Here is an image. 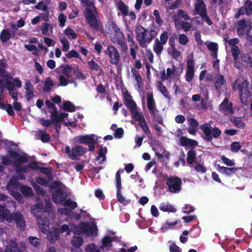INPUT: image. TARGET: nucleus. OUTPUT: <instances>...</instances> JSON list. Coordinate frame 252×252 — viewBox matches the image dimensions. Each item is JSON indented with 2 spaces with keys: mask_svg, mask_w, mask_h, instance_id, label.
<instances>
[{
  "mask_svg": "<svg viewBox=\"0 0 252 252\" xmlns=\"http://www.w3.org/2000/svg\"><path fill=\"white\" fill-rule=\"evenodd\" d=\"M159 29L157 27L145 29L142 26H138L136 29V39L139 45L144 48L147 47V44L151 42L158 35Z\"/></svg>",
  "mask_w": 252,
  "mask_h": 252,
  "instance_id": "1",
  "label": "nucleus"
},
{
  "mask_svg": "<svg viewBox=\"0 0 252 252\" xmlns=\"http://www.w3.org/2000/svg\"><path fill=\"white\" fill-rule=\"evenodd\" d=\"M110 30L111 40L116 44L120 46L121 50L126 52L128 50V47L126 43L125 42L124 35L119 28L114 23H111L108 26Z\"/></svg>",
  "mask_w": 252,
  "mask_h": 252,
  "instance_id": "2",
  "label": "nucleus"
},
{
  "mask_svg": "<svg viewBox=\"0 0 252 252\" xmlns=\"http://www.w3.org/2000/svg\"><path fill=\"white\" fill-rule=\"evenodd\" d=\"M61 67H63V74L70 79V83H74L75 86L77 85L76 80H84L86 79L85 75L80 71L77 65L72 66L71 65L66 64Z\"/></svg>",
  "mask_w": 252,
  "mask_h": 252,
  "instance_id": "3",
  "label": "nucleus"
},
{
  "mask_svg": "<svg viewBox=\"0 0 252 252\" xmlns=\"http://www.w3.org/2000/svg\"><path fill=\"white\" fill-rule=\"evenodd\" d=\"M5 82V87L8 90L11 97L15 101L18 100L17 90L15 88H20L22 87V82L18 78H14L9 74L4 75Z\"/></svg>",
  "mask_w": 252,
  "mask_h": 252,
  "instance_id": "4",
  "label": "nucleus"
},
{
  "mask_svg": "<svg viewBox=\"0 0 252 252\" xmlns=\"http://www.w3.org/2000/svg\"><path fill=\"white\" fill-rule=\"evenodd\" d=\"M200 129L203 133L202 137L204 140L208 142H211L213 138H218L221 133L219 127H213L209 123H205L201 125Z\"/></svg>",
  "mask_w": 252,
  "mask_h": 252,
  "instance_id": "5",
  "label": "nucleus"
},
{
  "mask_svg": "<svg viewBox=\"0 0 252 252\" xmlns=\"http://www.w3.org/2000/svg\"><path fill=\"white\" fill-rule=\"evenodd\" d=\"M9 223H15L16 227L20 231H24L26 228V221L24 215L19 211L10 214L6 219Z\"/></svg>",
  "mask_w": 252,
  "mask_h": 252,
  "instance_id": "6",
  "label": "nucleus"
},
{
  "mask_svg": "<svg viewBox=\"0 0 252 252\" xmlns=\"http://www.w3.org/2000/svg\"><path fill=\"white\" fill-rule=\"evenodd\" d=\"M168 190L172 193H178L182 189V181L177 176H171L166 179Z\"/></svg>",
  "mask_w": 252,
  "mask_h": 252,
  "instance_id": "7",
  "label": "nucleus"
},
{
  "mask_svg": "<svg viewBox=\"0 0 252 252\" xmlns=\"http://www.w3.org/2000/svg\"><path fill=\"white\" fill-rule=\"evenodd\" d=\"M104 53L109 58L110 63L117 66L120 61L121 56L118 49L113 45H110L107 47Z\"/></svg>",
  "mask_w": 252,
  "mask_h": 252,
  "instance_id": "8",
  "label": "nucleus"
},
{
  "mask_svg": "<svg viewBox=\"0 0 252 252\" xmlns=\"http://www.w3.org/2000/svg\"><path fill=\"white\" fill-rule=\"evenodd\" d=\"M94 136V134L79 135L76 137L75 140L78 143L88 144L89 151L94 152L95 150V144L96 143Z\"/></svg>",
  "mask_w": 252,
  "mask_h": 252,
  "instance_id": "9",
  "label": "nucleus"
},
{
  "mask_svg": "<svg viewBox=\"0 0 252 252\" xmlns=\"http://www.w3.org/2000/svg\"><path fill=\"white\" fill-rule=\"evenodd\" d=\"M48 215V213L47 212H44L40 214H37L36 217L37 223L41 231L44 233L49 229L50 221L47 217Z\"/></svg>",
  "mask_w": 252,
  "mask_h": 252,
  "instance_id": "10",
  "label": "nucleus"
},
{
  "mask_svg": "<svg viewBox=\"0 0 252 252\" xmlns=\"http://www.w3.org/2000/svg\"><path fill=\"white\" fill-rule=\"evenodd\" d=\"M236 29L237 34L239 36L247 35L252 29L251 22L245 19L241 20L238 22Z\"/></svg>",
  "mask_w": 252,
  "mask_h": 252,
  "instance_id": "11",
  "label": "nucleus"
},
{
  "mask_svg": "<svg viewBox=\"0 0 252 252\" xmlns=\"http://www.w3.org/2000/svg\"><path fill=\"white\" fill-rule=\"evenodd\" d=\"M219 109L220 112L224 115L232 114L234 113L233 103L229 102L228 98H224L222 102L220 104Z\"/></svg>",
  "mask_w": 252,
  "mask_h": 252,
  "instance_id": "12",
  "label": "nucleus"
},
{
  "mask_svg": "<svg viewBox=\"0 0 252 252\" xmlns=\"http://www.w3.org/2000/svg\"><path fill=\"white\" fill-rule=\"evenodd\" d=\"M238 79H237L234 81L232 85V89L233 91H236L238 89L239 91V94H242L245 93L249 94L251 92L248 89L249 82L247 80H244L241 83L238 84Z\"/></svg>",
  "mask_w": 252,
  "mask_h": 252,
  "instance_id": "13",
  "label": "nucleus"
},
{
  "mask_svg": "<svg viewBox=\"0 0 252 252\" xmlns=\"http://www.w3.org/2000/svg\"><path fill=\"white\" fill-rule=\"evenodd\" d=\"M17 187V182L15 181L11 180L8 183L6 186V189L11 192V194L16 200L20 201L22 198V196L19 192L16 191Z\"/></svg>",
  "mask_w": 252,
  "mask_h": 252,
  "instance_id": "14",
  "label": "nucleus"
},
{
  "mask_svg": "<svg viewBox=\"0 0 252 252\" xmlns=\"http://www.w3.org/2000/svg\"><path fill=\"white\" fill-rule=\"evenodd\" d=\"M87 22L90 27L95 31H102L103 25L101 21L98 18L99 17H86Z\"/></svg>",
  "mask_w": 252,
  "mask_h": 252,
  "instance_id": "15",
  "label": "nucleus"
},
{
  "mask_svg": "<svg viewBox=\"0 0 252 252\" xmlns=\"http://www.w3.org/2000/svg\"><path fill=\"white\" fill-rule=\"evenodd\" d=\"M194 14L207 16L206 7L203 0H196L194 3Z\"/></svg>",
  "mask_w": 252,
  "mask_h": 252,
  "instance_id": "16",
  "label": "nucleus"
},
{
  "mask_svg": "<svg viewBox=\"0 0 252 252\" xmlns=\"http://www.w3.org/2000/svg\"><path fill=\"white\" fill-rule=\"evenodd\" d=\"M67 197L66 193L62 189H57L52 193V198L56 203H61Z\"/></svg>",
  "mask_w": 252,
  "mask_h": 252,
  "instance_id": "17",
  "label": "nucleus"
},
{
  "mask_svg": "<svg viewBox=\"0 0 252 252\" xmlns=\"http://www.w3.org/2000/svg\"><path fill=\"white\" fill-rule=\"evenodd\" d=\"M87 152V149L81 146L77 145L72 148L71 153L69 154V158L74 160L77 158V156H83Z\"/></svg>",
  "mask_w": 252,
  "mask_h": 252,
  "instance_id": "18",
  "label": "nucleus"
},
{
  "mask_svg": "<svg viewBox=\"0 0 252 252\" xmlns=\"http://www.w3.org/2000/svg\"><path fill=\"white\" fill-rule=\"evenodd\" d=\"M81 3L86 5L85 10V16H95L97 14L94 4L90 0H80Z\"/></svg>",
  "mask_w": 252,
  "mask_h": 252,
  "instance_id": "19",
  "label": "nucleus"
},
{
  "mask_svg": "<svg viewBox=\"0 0 252 252\" xmlns=\"http://www.w3.org/2000/svg\"><path fill=\"white\" fill-rule=\"evenodd\" d=\"M147 101V107L150 111L151 115H154V112H158V110L156 107V102L155 101L152 93H148L146 94Z\"/></svg>",
  "mask_w": 252,
  "mask_h": 252,
  "instance_id": "20",
  "label": "nucleus"
},
{
  "mask_svg": "<svg viewBox=\"0 0 252 252\" xmlns=\"http://www.w3.org/2000/svg\"><path fill=\"white\" fill-rule=\"evenodd\" d=\"M214 85L216 90L218 93H220L222 87L226 83L224 76L220 74H217L214 77Z\"/></svg>",
  "mask_w": 252,
  "mask_h": 252,
  "instance_id": "21",
  "label": "nucleus"
},
{
  "mask_svg": "<svg viewBox=\"0 0 252 252\" xmlns=\"http://www.w3.org/2000/svg\"><path fill=\"white\" fill-rule=\"evenodd\" d=\"M124 102L125 105L129 109L136 107V103L132 99L131 95L127 91L124 94Z\"/></svg>",
  "mask_w": 252,
  "mask_h": 252,
  "instance_id": "22",
  "label": "nucleus"
},
{
  "mask_svg": "<svg viewBox=\"0 0 252 252\" xmlns=\"http://www.w3.org/2000/svg\"><path fill=\"white\" fill-rule=\"evenodd\" d=\"M9 155L13 158H17L16 162L19 164L26 163L28 162V159L26 156L22 155L20 156L19 154L16 151L9 150L8 151Z\"/></svg>",
  "mask_w": 252,
  "mask_h": 252,
  "instance_id": "23",
  "label": "nucleus"
},
{
  "mask_svg": "<svg viewBox=\"0 0 252 252\" xmlns=\"http://www.w3.org/2000/svg\"><path fill=\"white\" fill-rule=\"evenodd\" d=\"M180 144L183 147L189 146L191 148L198 145V142L196 140L188 138L185 136H182L180 140Z\"/></svg>",
  "mask_w": 252,
  "mask_h": 252,
  "instance_id": "24",
  "label": "nucleus"
},
{
  "mask_svg": "<svg viewBox=\"0 0 252 252\" xmlns=\"http://www.w3.org/2000/svg\"><path fill=\"white\" fill-rule=\"evenodd\" d=\"M49 112L52 113V116L53 117L55 121H56L61 122H64V119L68 115V114L66 113H59L58 110L55 111H49Z\"/></svg>",
  "mask_w": 252,
  "mask_h": 252,
  "instance_id": "25",
  "label": "nucleus"
},
{
  "mask_svg": "<svg viewBox=\"0 0 252 252\" xmlns=\"http://www.w3.org/2000/svg\"><path fill=\"white\" fill-rule=\"evenodd\" d=\"M218 170L224 174L230 176L236 172L237 168L235 167L229 168L225 166H220L219 164L218 165Z\"/></svg>",
  "mask_w": 252,
  "mask_h": 252,
  "instance_id": "26",
  "label": "nucleus"
},
{
  "mask_svg": "<svg viewBox=\"0 0 252 252\" xmlns=\"http://www.w3.org/2000/svg\"><path fill=\"white\" fill-rule=\"evenodd\" d=\"M107 152V148L106 147H103L100 146L98 153V157L96 158L97 160H99V164H102L106 160L105 154Z\"/></svg>",
  "mask_w": 252,
  "mask_h": 252,
  "instance_id": "27",
  "label": "nucleus"
},
{
  "mask_svg": "<svg viewBox=\"0 0 252 252\" xmlns=\"http://www.w3.org/2000/svg\"><path fill=\"white\" fill-rule=\"evenodd\" d=\"M196 159V152L193 148H191L187 152V161L189 164H192Z\"/></svg>",
  "mask_w": 252,
  "mask_h": 252,
  "instance_id": "28",
  "label": "nucleus"
},
{
  "mask_svg": "<svg viewBox=\"0 0 252 252\" xmlns=\"http://www.w3.org/2000/svg\"><path fill=\"white\" fill-rule=\"evenodd\" d=\"M176 71V67L174 65L172 66V69L168 68L166 69V74H165V70L161 72V78L162 81L167 80L171 77V75L174 74Z\"/></svg>",
  "mask_w": 252,
  "mask_h": 252,
  "instance_id": "29",
  "label": "nucleus"
},
{
  "mask_svg": "<svg viewBox=\"0 0 252 252\" xmlns=\"http://www.w3.org/2000/svg\"><path fill=\"white\" fill-rule=\"evenodd\" d=\"M118 7L121 11L122 13L124 15L135 16L133 12L129 11L128 7L122 1L119 2L118 3Z\"/></svg>",
  "mask_w": 252,
  "mask_h": 252,
  "instance_id": "30",
  "label": "nucleus"
},
{
  "mask_svg": "<svg viewBox=\"0 0 252 252\" xmlns=\"http://www.w3.org/2000/svg\"><path fill=\"white\" fill-rule=\"evenodd\" d=\"M163 45L158 38H157L155 40V42L153 45V50L157 54V55L160 56L162 51L163 50Z\"/></svg>",
  "mask_w": 252,
  "mask_h": 252,
  "instance_id": "31",
  "label": "nucleus"
},
{
  "mask_svg": "<svg viewBox=\"0 0 252 252\" xmlns=\"http://www.w3.org/2000/svg\"><path fill=\"white\" fill-rule=\"evenodd\" d=\"M124 172V170L120 169H119L116 173L115 176L116 180V187L117 188V191H122V182H121V173Z\"/></svg>",
  "mask_w": 252,
  "mask_h": 252,
  "instance_id": "32",
  "label": "nucleus"
},
{
  "mask_svg": "<svg viewBox=\"0 0 252 252\" xmlns=\"http://www.w3.org/2000/svg\"><path fill=\"white\" fill-rule=\"evenodd\" d=\"M207 47L211 52V56L215 59L217 58L218 44L215 42H210L207 45Z\"/></svg>",
  "mask_w": 252,
  "mask_h": 252,
  "instance_id": "33",
  "label": "nucleus"
},
{
  "mask_svg": "<svg viewBox=\"0 0 252 252\" xmlns=\"http://www.w3.org/2000/svg\"><path fill=\"white\" fill-rule=\"evenodd\" d=\"M83 242V239L80 236L74 237L71 241V243L74 247L72 249L75 250L82 251L80 249V247L82 245Z\"/></svg>",
  "mask_w": 252,
  "mask_h": 252,
  "instance_id": "34",
  "label": "nucleus"
},
{
  "mask_svg": "<svg viewBox=\"0 0 252 252\" xmlns=\"http://www.w3.org/2000/svg\"><path fill=\"white\" fill-rule=\"evenodd\" d=\"M160 210L163 212H168L170 213H175L177 209L173 206L168 203H162L160 204L159 207Z\"/></svg>",
  "mask_w": 252,
  "mask_h": 252,
  "instance_id": "35",
  "label": "nucleus"
},
{
  "mask_svg": "<svg viewBox=\"0 0 252 252\" xmlns=\"http://www.w3.org/2000/svg\"><path fill=\"white\" fill-rule=\"evenodd\" d=\"M11 37V34L8 30L3 29L0 33V39L3 43L6 42Z\"/></svg>",
  "mask_w": 252,
  "mask_h": 252,
  "instance_id": "36",
  "label": "nucleus"
},
{
  "mask_svg": "<svg viewBox=\"0 0 252 252\" xmlns=\"http://www.w3.org/2000/svg\"><path fill=\"white\" fill-rule=\"evenodd\" d=\"M158 89L165 98L168 99L170 98L169 91L167 90L165 86L163 85L162 82H159L158 83Z\"/></svg>",
  "mask_w": 252,
  "mask_h": 252,
  "instance_id": "37",
  "label": "nucleus"
},
{
  "mask_svg": "<svg viewBox=\"0 0 252 252\" xmlns=\"http://www.w3.org/2000/svg\"><path fill=\"white\" fill-rule=\"evenodd\" d=\"M63 109L65 111L73 112L76 110L75 106L70 101H64L63 103Z\"/></svg>",
  "mask_w": 252,
  "mask_h": 252,
  "instance_id": "38",
  "label": "nucleus"
},
{
  "mask_svg": "<svg viewBox=\"0 0 252 252\" xmlns=\"http://www.w3.org/2000/svg\"><path fill=\"white\" fill-rule=\"evenodd\" d=\"M178 223V221L177 220L171 222L166 221L162 225L161 229L162 232H166L168 229H173Z\"/></svg>",
  "mask_w": 252,
  "mask_h": 252,
  "instance_id": "39",
  "label": "nucleus"
},
{
  "mask_svg": "<svg viewBox=\"0 0 252 252\" xmlns=\"http://www.w3.org/2000/svg\"><path fill=\"white\" fill-rule=\"evenodd\" d=\"M88 65L89 69L91 71L103 72V70L100 68L99 65L93 59L88 62Z\"/></svg>",
  "mask_w": 252,
  "mask_h": 252,
  "instance_id": "40",
  "label": "nucleus"
},
{
  "mask_svg": "<svg viewBox=\"0 0 252 252\" xmlns=\"http://www.w3.org/2000/svg\"><path fill=\"white\" fill-rule=\"evenodd\" d=\"M54 82L50 77H48L44 82L43 90L45 92H50L54 86Z\"/></svg>",
  "mask_w": 252,
  "mask_h": 252,
  "instance_id": "41",
  "label": "nucleus"
},
{
  "mask_svg": "<svg viewBox=\"0 0 252 252\" xmlns=\"http://www.w3.org/2000/svg\"><path fill=\"white\" fill-rule=\"evenodd\" d=\"M63 205L64 207L70 209L71 211L76 208L78 205L76 202L72 201L70 198L65 200Z\"/></svg>",
  "mask_w": 252,
  "mask_h": 252,
  "instance_id": "42",
  "label": "nucleus"
},
{
  "mask_svg": "<svg viewBox=\"0 0 252 252\" xmlns=\"http://www.w3.org/2000/svg\"><path fill=\"white\" fill-rule=\"evenodd\" d=\"M4 252H21V250L18 249L16 242L11 241L9 246L5 248Z\"/></svg>",
  "mask_w": 252,
  "mask_h": 252,
  "instance_id": "43",
  "label": "nucleus"
},
{
  "mask_svg": "<svg viewBox=\"0 0 252 252\" xmlns=\"http://www.w3.org/2000/svg\"><path fill=\"white\" fill-rule=\"evenodd\" d=\"M60 234L58 228H55L53 232L48 235V239L51 241V243H53L54 241L59 239Z\"/></svg>",
  "mask_w": 252,
  "mask_h": 252,
  "instance_id": "44",
  "label": "nucleus"
},
{
  "mask_svg": "<svg viewBox=\"0 0 252 252\" xmlns=\"http://www.w3.org/2000/svg\"><path fill=\"white\" fill-rule=\"evenodd\" d=\"M175 25H177V24H180L181 27L182 29L184 30L185 32H188L190 30L191 28V25L190 23H189L188 22L181 21L180 22L179 21L177 23V19H174Z\"/></svg>",
  "mask_w": 252,
  "mask_h": 252,
  "instance_id": "45",
  "label": "nucleus"
},
{
  "mask_svg": "<svg viewBox=\"0 0 252 252\" xmlns=\"http://www.w3.org/2000/svg\"><path fill=\"white\" fill-rule=\"evenodd\" d=\"M50 118L51 119H45L43 118H40L39 119V123L44 127H49L51 124H53V122L55 121L53 117L52 116V113H51Z\"/></svg>",
  "mask_w": 252,
  "mask_h": 252,
  "instance_id": "46",
  "label": "nucleus"
},
{
  "mask_svg": "<svg viewBox=\"0 0 252 252\" xmlns=\"http://www.w3.org/2000/svg\"><path fill=\"white\" fill-rule=\"evenodd\" d=\"M231 122L235 126L239 128H243L246 126V124L240 118H234L231 120Z\"/></svg>",
  "mask_w": 252,
  "mask_h": 252,
  "instance_id": "47",
  "label": "nucleus"
},
{
  "mask_svg": "<svg viewBox=\"0 0 252 252\" xmlns=\"http://www.w3.org/2000/svg\"><path fill=\"white\" fill-rule=\"evenodd\" d=\"M116 196L118 201L124 205H126L130 202L129 200L126 199V197L122 195V191H117Z\"/></svg>",
  "mask_w": 252,
  "mask_h": 252,
  "instance_id": "48",
  "label": "nucleus"
},
{
  "mask_svg": "<svg viewBox=\"0 0 252 252\" xmlns=\"http://www.w3.org/2000/svg\"><path fill=\"white\" fill-rule=\"evenodd\" d=\"M129 110L132 114V118L136 121H140L142 118V117H144L142 114L139 113L137 110V106Z\"/></svg>",
  "mask_w": 252,
  "mask_h": 252,
  "instance_id": "49",
  "label": "nucleus"
},
{
  "mask_svg": "<svg viewBox=\"0 0 252 252\" xmlns=\"http://www.w3.org/2000/svg\"><path fill=\"white\" fill-rule=\"evenodd\" d=\"M28 240L29 243L32 246H34L36 248H38L40 247V240L38 238L33 236H29L28 237Z\"/></svg>",
  "mask_w": 252,
  "mask_h": 252,
  "instance_id": "50",
  "label": "nucleus"
},
{
  "mask_svg": "<svg viewBox=\"0 0 252 252\" xmlns=\"http://www.w3.org/2000/svg\"><path fill=\"white\" fill-rule=\"evenodd\" d=\"M53 27L50 24L47 23H43L41 26V31L43 34H47L48 30L52 31Z\"/></svg>",
  "mask_w": 252,
  "mask_h": 252,
  "instance_id": "51",
  "label": "nucleus"
},
{
  "mask_svg": "<svg viewBox=\"0 0 252 252\" xmlns=\"http://www.w3.org/2000/svg\"><path fill=\"white\" fill-rule=\"evenodd\" d=\"M113 238L110 236H105L102 240V247H111Z\"/></svg>",
  "mask_w": 252,
  "mask_h": 252,
  "instance_id": "52",
  "label": "nucleus"
},
{
  "mask_svg": "<svg viewBox=\"0 0 252 252\" xmlns=\"http://www.w3.org/2000/svg\"><path fill=\"white\" fill-rule=\"evenodd\" d=\"M21 191L26 196H31L32 195V188L26 186H22L21 187Z\"/></svg>",
  "mask_w": 252,
  "mask_h": 252,
  "instance_id": "53",
  "label": "nucleus"
},
{
  "mask_svg": "<svg viewBox=\"0 0 252 252\" xmlns=\"http://www.w3.org/2000/svg\"><path fill=\"white\" fill-rule=\"evenodd\" d=\"M193 167L199 173H205L207 171L206 167L203 164L199 163L197 161L195 162V164L193 166Z\"/></svg>",
  "mask_w": 252,
  "mask_h": 252,
  "instance_id": "54",
  "label": "nucleus"
},
{
  "mask_svg": "<svg viewBox=\"0 0 252 252\" xmlns=\"http://www.w3.org/2000/svg\"><path fill=\"white\" fill-rule=\"evenodd\" d=\"M64 33L68 36V38L70 39H74L77 37V34L69 27H68L65 29Z\"/></svg>",
  "mask_w": 252,
  "mask_h": 252,
  "instance_id": "55",
  "label": "nucleus"
},
{
  "mask_svg": "<svg viewBox=\"0 0 252 252\" xmlns=\"http://www.w3.org/2000/svg\"><path fill=\"white\" fill-rule=\"evenodd\" d=\"M60 41L63 45L62 50L63 52L67 51L70 48V44L66 38L63 37L60 39Z\"/></svg>",
  "mask_w": 252,
  "mask_h": 252,
  "instance_id": "56",
  "label": "nucleus"
},
{
  "mask_svg": "<svg viewBox=\"0 0 252 252\" xmlns=\"http://www.w3.org/2000/svg\"><path fill=\"white\" fill-rule=\"evenodd\" d=\"M251 92H250V93H249L248 94H245V93H244V94H242V95H241V94H239L241 102L243 104L245 105H247L248 104V103L250 101L249 98L251 96Z\"/></svg>",
  "mask_w": 252,
  "mask_h": 252,
  "instance_id": "57",
  "label": "nucleus"
},
{
  "mask_svg": "<svg viewBox=\"0 0 252 252\" xmlns=\"http://www.w3.org/2000/svg\"><path fill=\"white\" fill-rule=\"evenodd\" d=\"M9 211L5 206L0 205V219H6L9 216Z\"/></svg>",
  "mask_w": 252,
  "mask_h": 252,
  "instance_id": "58",
  "label": "nucleus"
},
{
  "mask_svg": "<svg viewBox=\"0 0 252 252\" xmlns=\"http://www.w3.org/2000/svg\"><path fill=\"white\" fill-rule=\"evenodd\" d=\"M231 51L232 56L233 57L234 60L236 61L238 59V56L240 54V49L238 46H233L231 47Z\"/></svg>",
  "mask_w": 252,
  "mask_h": 252,
  "instance_id": "59",
  "label": "nucleus"
},
{
  "mask_svg": "<svg viewBox=\"0 0 252 252\" xmlns=\"http://www.w3.org/2000/svg\"><path fill=\"white\" fill-rule=\"evenodd\" d=\"M193 54L191 53L187 60V69L194 70V61L193 60Z\"/></svg>",
  "mask_w": 252,
  "mask_h": 252,
  "instance_id": "60",
  "label": "nucleus"
},
{
  "mask_svg": "<svg viewBox=\"0 0 252 252\" xmlns=\"http://www.w3.org/2000/svg\"><path fill=\"white\" fill-rule=\"evenodd\" d=\"M246 15H251L252 14V2L250 0H247L244 5Z\"/></svg>",
  "mask_w": 252,
  "mask_h": 252,
  "instance_id": "61",
  "label": "nucleus"
},
{
  "mask_svg": "<svg viewBox=\"0 0 252 252\" xmlns=\"http://www.w3.org/2000/svg\"><path fill=\"white\" fill-rule=\"evenodd\" d=\"M131 72L132 73V76L135 77L138 84H139L142 81L141 77L138 71L135 68H132Z\"/></svg>",
  "mask_w": 252,
  "mask_h": 252,
  "instance_id": "62",
  "label": "nucleus"
},
{
  "mask_svg": "<svg viewBox=\"0 0 252 252\" xmlns=\"http://www.w3.org/2000/svg\"><path fill=\"white\" fill-rule=\"evenodd\" d=\"M194 74V70L187 69L185 78L186 80L189 82L192 81Z\"/></svg>",
  "mask_w": 252,
  "mask_h": 252,
  "instance_id": "63",
  "label": "nucleus"
},
{
  "mask_svg": "<svg viewBox=\"0 0 252 252\" xmlns=\"http://www.w3.org/2000/svg\"><path fill=\"white\" fill-rule=\"evenodd\" d=\"M35 181L37 184L46 187H48L49 185L48 181L44 177H38L35 179Z\"/></svg>",
  "mask_w": 252,
  "mask_h": 252,
  "instance_id": "64",
  "label": "nucleus"
}]
</instances>
